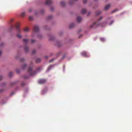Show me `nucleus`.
Wrapping results in <instances>:
<instances>
[{
    "label": "nucleus",
    "instance_id": "nucleus-1",
    "mask_svg": "<svg viewBox=\"0 0 132 132\" xmlns=\"http://www.w3.org/2000/svg\"><path fill=\"white\" fill-rule=\"evenodd\" d=\"M41 69V68L40 67L37 68V70H33L32 68L29 67L28 70V73L29 75L31 76H34L36 75V74L37 71H39Z\"/></svg>",
    "mask_w": 132,
    "mask_h": 132
},
{
    "label": "nucleus",
    "instance_id": "nucleus-2",
    "mask_svg": "<svg viewBox=\"0 0 132 132\" xmlns=\"http://www.w3.org/2000/svg\"><path fill=\"white\" fill-rule=\"evenodd\" d=\"M103 18V17H101L97 20V21L94 22L93 24L90 26V28H96L98 26L100 25L101 24H100L98 23V22L101 20Z\"/></svg>",
    "mask_w": 132,
    "mask_h": 132
},
{
    "label": "nucleus",
    "instance_id": "nucleus-3",
    "mask_svg": "<svg viewBox=\"0 0 132 132\" xmlns=\"http://www.w3.org/2000/svg\"><path fill=\"white\" fill-rule=\"evenodd\" d=\"M19 22H17L15 26H14L13 25H11V27L10 28V29H11L15 27L16 28L17 33H21V31L19 28Z\"/></svg>",
    "mask_w": 132,
    "mask_h": 132
},
{
    "label": "nucleus",
    "instance_id": "nucleus-4",
    "mask_svg": "<svg viewBox=\"0 0 132 132\" xmlns=\"http://www.w3.org/2000/svg\"><path fill=\"white\" fill-rule=\"evenodd\" d=\"M39 27L37 25L33 27V33L31 35L32 37L35 36L34 34L35 33L38 32L39 31Z\"/></svg>",
    "mask_w": 132,
    "mask_h": 132
},
{
    "label": "nucleus",
    "instance_id": "nucleus-5",
    "mask_svg": "<svg viewBox=\"0 0 132 132\" xmlns=\"http://www.w3.org/2000/svg\"><path fill=\"white\" fill-rule=\"evenodd\" d=\"M82 56L85 57H89V55L85 51L81 53Z\"/></svg>",
    "mask_w": 132,
    "mask_h": 132
},
{
    "label": "nucleus",
    "instance_id": "nucleus-6",
    "mask_svg": "<svg viewBox=\"0 0 132 132\" xmlns=\"http://www.w3.org/2000/svg\"><path fill=\"white\" fill-rule=\"evenodd\" d=\"M46 81L45 79H41L39 80L38 82L41 84H44L46 82Z\"/></svg>",
    "mask_w": 132,
    "mask_h": 132
},
{
    "label": "nucleus",
    "instance_id": "nucleus-7",
    "mask_svg": "<svg viewBox=\"0 0 132 132\" xmlns=\"http://www.w3.org/2000/svg\"><path fill=\"white\" fill-rule=\"evenodd\" d=\"M52 2L51 0H46L45 2V4L46 5H49L52 3Z\"/></svg>",
    "mask_w": 132,
    "mask_h": 132
},
{
    "label": "nucleus",
    "instance_id": "nucleus-8",
    "mask_svg": "<svg viewBox=\"0 0 132 132\" xmlns=\"http://www.w3.org/2000/svg\"><path fill=\"white\" fill-rule=\"evenodd\" d=\"M47 91V88H44L42 92V94L43 95L46 93Z\"/></svg>",
    "mask_w": 132,
    "mask_h": 132
},
{
    "label": "nucleus",
    "instance_id": "nucleus-9",
    "mask_svg": "<svg viewBox=\"0 0 132 132\" xmlns=\"http://www.w3.org/2000/svg\"><path fill=\"white\" fill-rule=\"evenodd\" d=\"M82 18L80 16H78L77 19V20L78 22L79 23L81 20Z\"/></svg>",
    "mask_w": 132,
    "mask_h": 132
},
{
    "label": "nucleus",
    "instance_id": "nucleus-10",
    "mask_svg": "<svg viewBox=\"0 0 132 132\" xmlns=\"http://www.w3.org/2000/svg\"><path fill=\"white\" fill-rule=\"evenodd\" d=\"M77 0H71L69 1V4L70 5H71L74 3V1H76Z\"/></svg>",
    "mask_w": 132,
    "mask_h": 132
},
{
    "label": "nucleus",
    "instance_id": "nucleus-11",
    "mask_svg": "<svg viewBox=\"0 0 132 132\" xmlns=\"http://www.w3.org/2000/svg\"><path fill=\"white\" fill-rule=\"evenodd\" d=\"M110 4H108L106 5L104 8V10H108L110 7Z\"/></svg>",
    "mask_w": 132,
    "mask_h": 132
},
{
    "label": "nucleus",
    "instance_id": "nucleus-12",
    "mask_svg": "<svg viewBox=\"0 0 132 132\" xmlns=\"http://www.w3.org/2000/svg\"><path fill=\"white\" fill-rule=\"evenodd\" d=\"M24 49L25 51V52L26 53H27L29 51V48L26 46L24 47Z\"/></svg>",
    "mask_w": 132,
    "mask_h": 132
},
{
    "label": "nucleus",
    "instance_id": "nucleus-13",
    "mask_svg": "<svg viewBox=\"0 0 132 132\" xmlns=\"http://www.w3.org/2000/svg\"><path fill=\"white\" fill-rule=\"evenodd\" d=\"M75 26V24L73 23H72L70 24L69 26V28L71 29L73 27Z\"/></svg>",
    "mask_w": 132,
    "mask_h": 132
},
{
    "label": "nucleus",
    "instance_id": "nucleus-14",
    "mask_svg": "<svg viewBox=\"0 0 132 132\" xmlns=\"http://www.w3.org/2000/svg\"><path fill=\"white\" fill-rule=\"evenodd\" d=\"M29 28L27 27L25 28L24 29V31L26 32H27L29 31Z\"/></svg>",
    "mask_w": 132,
    "mask_h": 132
},
{
    "label": "nucleus",
    "instance_id": "nucleus-15",
    "mask_svg": "<svg viewBox=\"0 0 132 132\" xmlns=\"http://www.w3.org/2000/svg\"><path fill=\"white\" fill-rule=\"evenodd\" d=\"M41 61V59L39 58H37L35 60V62L36 63H38Z\"/></svg>",
    "mask_w": 132,
    "mask_h": 132
},
{
    "label": "nucleus",
    "instance_id": "nucleus-16",
    "mask_svg": "<svg viewBox=\"0 0 132 132\" xmlns=\"http://www.w3.org/2000/svg\"><path fill=\"white\" fill-rule=\"evenodd\" d=\"M56 45L58 47H60L61 45V42H56Z\"/></svg>",
    "mask_w": 132,
    "mask_h": 132
},
{
    "label": "nucleus",
    "instance_id": "nucleus-17",
    "mask_svg": "<svg viewBox=\"0 0 132 132\" xmlns=\"http://www.w3.org/2000/svg\"><path fill=\"white\" fill-rule=\"evenodd\" d=\"M86 9H83L81 11V13L82 14H84L86 13Z\"/></svg>",
    "mask_w": 132,
    "mask_h": 132
},
{
    "label": "nucleus",
    "instance_id": "nucleus-18",
    "mask_svg": "<svg viewBox=\"0 0 132 132\" xmlns=\"http://www.w3.org/2000/svg\"><path fill=\"white\" fill-rule=\"evenodd\" d=\"M61 5L63 6H64L65 5V3L64 1H62L61 2Z\"/></svg>",
    "mask_w": 132,
    "mask_h": 132
},
{
    "label": "nucleus",
    "instance_id": "nucleus-19",
    "mask_svg": "<svg viewBox=\"0 0 132 132\" xmlns=\"http://www.w3.org/2000/svg\"><path fill=\"white\" fill-rule=\"evenodd\" d=\"M23 41L26 44L27 43L28 41V40L27 39H23Z\"/></svg>",
    "mask_w": 132,
    "mask_h": 132
},
{
    "label": "nucleus",
    "instance_id": "nucleus-20",
    "mask_svg": "<svg viewBox=\"0 0 132 132\" xmlns=\"http://www.w3.org/2000/svg\"><path fill=\"white\" fill-rule=\"evenodd\" d=\"M27 66V65L26 64H23L22 67V68L23 70H24L25 69L26 66Z\"/></svg>",
    "mask_w": 132,
    "mask_h": 132
},
{
    "label": "nucleus",
    "instance_id": "nucleus-21",
    "mask_svg": "<svg viewBox=\"0 0 132 132\" xmlns=\"http://www.w3.org/2000/svg\"><path fill=\"white\" fill-rule=\"evenodd\" d=\"M25 15V12H22L21 14V16L22 17H24Z\"/></svg>",
    "mask_w": 132,
    "mask_h": 132
},
{
    "label": "nucleus",
    "instance_id": "nucleus-22",
    "mask_svg": "<svg viewBox=\"0 0 132 132\" xmlns=\"http://www.w3.org/2000/svg\"><path fill=\"white\" fill-rule=\"evenodd\" d=\"M23 77L25 79H27L29 78V76H27L25 75V76H23Z\"/></svg>",
    "mask_w": 132,
    "mask_h": 132
},
{
    "label": "nucleus",
    "instance_id": "nucleus-23",
    "mask_svg": "<svg viewBox=\"0 0 132 132\" xmlns=\"http://www.w3.org/2000/svg\"><path fill=\"white\" fill-rule=\"evenodd\" d=\"M101 13V12L100 11H98L95 12L96 14V15H98L100 14Z\"/></svg>",
    "mask_w": 132,
    "mask_h": 132
},
{
    "label": "nucleus",
    "instance_id": "nucleus-24",
    "mask_svg": "<svg viewBox=\"0 0 132 132\" xmlns=\"http://www.w3.org/2000/svg\"><path fill=\"white\" fill-rule=\"evenodd\" d=\"M53 66L54 65H49L48 68V70H50L51 69V68L53 67Z\"/></svg>",
    "mask_w": 132,
    "mask_h": 132
},
{
    "label": "nucleus",
    "instance_id": "nucleus-25",
    "mask_svg": "<svg viewBox=\"0 0 132 132\" xmlns=\"http://www.w3.org/2000/svg\"><path fill=\"white\" fill-rule=\"evenodd\" d=\"M16 36L19 38H21L22 37L21 35L17 34L16 35Z\"/></svg>",
    "mask_w": 132,
    "mask_h": 132
},
{
    "label": "nucleus",
    "instance_id": "nucleus-26",
    "mask_svg": "<svg viewBox=\"0 0 132 132\" xmlns=\"http://www.w3.org/2000/svg\"><path fill=\"white\" fill-rule=\"evenodd\" d=\"M52 18V16L51 15H50L48 16L47 17V19L48 20H50Z\"/></svg>",
    "mask_w": 132,
    "mask_h": 132
},
{
    "label": "nucleus",
    "instance_id": "nucleus-27",
    "mask_svg": "<svg viewBox=\"0 0 132 132\" xmlns=\"http://www.w3.org/2000/svg\"><path fill=\"white\" fill-rule=\"evenodd\" d=\"M54 38V37L53 36H51L50 37L49 39L50 40H52Z\"/></svg>",
    "mask_w": 132,
    "mask_h": 132
},
{
    "label": "nucleus",
    "instance_id": "nucleus-28",
    "mask_svg": "<svg viewBox=\"0 0 132 132\" xmlns=\"http://www.w3.org/2000/svg\"><path fill=\"white\" fill-rule=\"evenodd\" d=\"M13 74V72H11L9 73V75L10 77H11L12 76Z\"/></svg>",
    "mask_w": 132,
    "mask_h": 132
},
{
    "label": "nucleus",
    "instance_id": "nucleus-29",
    "mask_svg": "<svg viewBox=\"0 0 132 132\" xmlns=\"http://www.w3.org/2000/svg\"><path fill=\"white\" fill-rule=\"evenodd\" d=\"M36 40H35L32 39L31 40V42L32 43H34L35 42Z\"/></svg>",
    "mask_w": 132,
    "mask_h": 132
},
{
    "label": "nucleus",
    "instance_id": "nucleus-30",
    "mask_svg": "<svg viewBox=\"0 0 132 132\" xmlns=\"http://www.w3.org/2000/svg\"><path fill=\"white\" fill-rule=\"evenodd\" d=\"M16 83V82H12L11 84V86H12L13 85H14Z\"/></svg>",
    "mask_w": 132,
    "mask_h": 132
},
{
    "label": "nucleus",
    "instance_id": "nucleus-31",
    "mask_svg": "<svg viewBox=\"0 0 132 132\" xmlns=\"http://www.w3.org/2000/svg\"><path fill=\"white\" fill-rule=\"evenodd\" d=\"M100 40L102 41H104L105 40V39L104 38H100Z\"/></svg>",
    "mask_w": 132,
    "mask_h": 132
},
{
    "label": "nucleus",
    "instance_id": "nucleus-32",
    "mask_svg": "<svg viewBox=\"0 0 132 132\" xmlns=\"http://www.w3.org/2000/svg\"><path fill=\"white\" fill-rule=\"evenodd\" d=\"M24 60V59L23 58H22L20 60V61L21 62H23Z\"/></svg>",
    "mask_w": 132,
    "mask_h": 132
},
{
    "label": "nucleus",
    "instance_id": "nucleus-33",
    "mask_svg": "<svg viewBox=\"0 0 132 132\" xmlns=\"http://www.w3.org/2000/svg\"><path fill=\"white\" fill-rule=\"evenodd\" d=\"M33 19V17L32 16H30L29 17V19L30 20H31Z\"/></svg>",
    "mask_w": 132,
    "mask_h": 132
},
{
    "label": "nucleus",
    "instance_id": "nucleus-34",
    "mask_svg": "<svg viewBox=\"0 0 132 132\" xmlns=\"http://www.w3.org/2000/svg\"><path fill=\"white\" fill-rule=\"evenodd\" d=\"M114 21L113 20L111 22H110V23L109 24V25H111L114 22Z\"/></svg>",
    "mask_w": 132,
    "mask_h": 132
},
{
    "label": "nucleus",
    "instance_id": "nucleus-35",
    "mask_svg": "<svg viewBox=\"0 0 132 132\" xmlns=\"http://www.w3.org/2000/svg\"><path fill=\"white\" fill-rule=\"evenodd\" d=\"M25 83H24V82H23L21 84V85L22 86H23L24 85H25Z\"/></svg>",
    "mask_w": 132,
    "mask_h": 132
},
{
    "label": "nucleus",
    "instance_id": "nucleus-36",
    "mask_svg": "<svg viewBox=\"0 0 132 132\" xmlns=\"http://www.w3.org/2000/svg\"><path fill=\"white\" fill-rule=\"evenodd\" d=\"M37 37L39 38H41L42 37V36L41 35H37Z\"/></svg>",
    "mask_w": 132,
    "mask_h": 132
},
{
    "label": "nucleus",
    "instance_id": "nucleus-37",
    "mask_svg": "<svg viewBox=\"0 0 132 132\" xmlns=\"http://www.w3.org/2000/svg\"><path fill=\"white\" fill-rule=\"evenodd\" d=\"M87 2V0H83V3H86Z\"/></svg>",
    "mask_w": 132,
    "mask_h": 132
},
{
    "label": "nucleus",
    "instance_id": "nucleus-38",
    "mask_svg": "<svg viewBox=\"0 0 132 132\" xmlns=\"http://www.w3.org/2000/svg\"><path fill=\"white\" fill-rule=\"evenodd\" d=\"M117 11V10H114V11H112L111 13H114L115 12H116V11Z\"/></svg>",
    "mask_w": 132,
    "mask_h": 132
},
{
    "label": "nucleus",
    "instance_id": "nucleus-39",
    "mask_svg": "<svg viewBox=\"0 0 132 132\" xmlns=\"http://www.w3.org/2000/svg\"><path fill=\"white\" fill-rule=\"evenodd\" d=\"M4 44L3 43H2L0 45V46L1 47H2L3 45H4Z\"/></svg>",
    "mask_w": 132,
    "mask_h": 132
},
{
    "label": "nucleus",
    "instance_id": "nucleus-40",
    "mask_svg": "<svg viewBox=\"0 0 132 132\" xmlns=\"http://www.w3.org/2000/svg\"><path fill=\"white\" fill-rule=\"evenodd\" d=\"M36 52V51L35 50H34L32 52V54H34Z\"/></svg>",
    "mask_w": 132,
    "mask_h": 132
},
{
    "label": "nucleus",
    "instance_id": "nucleus-41",
    "mask_svg": "<svg viewBox=\"0 0 132 132\" xmlns=\"http://www.w3.org/2000/svg\"><path fill=\"white\" fill-rule=\"evenodd\" d=\"M54 60V59H51V60L49 62H51L52 61H53Z\"/></svg>",
    "mask_w": 132,
    "mask_h": 132
},
{
    "label": "nucleus",
    "instance_id": "nucleus-42",
    "mask_svg": "<svg viewBox=\"0 0 132 132\" xmlns=\"http://www.w3.org/2000/svg\"><path fill=\"white\" fill-rule=\"evenodd\" d=\"M13 21V19H11V20L10 21V23H11V22H12Z\"/></svg>",
    "mask_w": 132,
    "mask_h": 132
},
{
    "label": "nucleus",
    "instance_id": "nucleus-43",
    "mask_svg": "<svg viewBox=\"0 0 132 132\" xmlns=\"http://www.w3.org/2000/svg\"><path fill=\"white\" fill-rule=\"evenodd\" d=\"M2 77L1 76H0V81L2 79Z\"/></svg>",
    "mask_w": 132,
    "mask_h": 132
},
{
    "label": "nucleus",
    "instance_id": "nucleus-44",
    "mask_svg": "<svg viewBox=\"0 0 132 132\" xmlns=\"http://www.w3.org/2000/svg\"><path fill=\"white\" fill-rule=\"evenodd\" d=\"M32 11V9H31L29 10V12H31Z\"/></svg>",
    "mask_w": 132,
    "mask_h": 132
},
{
    "label": "nucleus",
    "instance_id": "nucleus-45",
    "mask_svg": "<svg viewBox=\"0 0 132 132\" xmlns=\"http://www.w3.org/2000/svg\"><path fill=\"white\" fill-rule=\"evenodd\" d=\"M3 91H4V90L3 89H1L0 90V92H2Z\"/></svg>",
    "mask_w": 132,
    "mask_h": 132
},
{
    "label": "nucleus",
    "instance_id": "nucleus-46",
    "mask_svg": "<svg viewBox=\"0 0 132 132\" xmlns=\"http://www.w3.org/2000/svg\"><path fill=\"white\" fill-rule=\"evenodd\" d=\"M16 71L18 73H19L20 72L19 71H18L17 69H16Z\"/></svg>",
    "mask_w": 132,
    "mask_h": 132
},
{
    "label": "nucleus",
    "instance_id": "nucleus-47",
    "mask_svg": "<svg viewBox=\"0 0 132 132\" xmlns=\"http://www.w3.org/2000/svg\"><path fill=\"white\" fill-rule=\"evenodd\" d=\"M45 58L46 59H47V58H48V57L47 56H45Z\"/></svg>",
    "mask_w": 132,
    "mask_h": 132
},
{
    "label": "nucleus",
    "instance_id": "nucleus-48",
    "mask_svg": "<svg viewBox=\"0 0 132 132\" xmlns=\"http://www.w3.org/2000/svg\"><path fill=\"white\" fill-rule=\"evenodd\" d=\"M90 14V12H89L88 13V15H89Z\"/></svg>",
    "mask_w": 132,
    "mask_h": 132
},
{
    "label": "nucleus",
    "instance_id": "nucleus-49",
    "mask_svg": "<svg viewBox=\"0 0 132 132\" xmlns=\"http://www.w3.org/2000/svg\"><path fill=\"white\" fill-rule=\"evenodd\" d=\"M112 18V17L111 16V17H108V19H110V18Z\"/></svg>",
    "mask_w": 132,
    "mask_h": 132
},
{
    "label": "nucleus",
    "instance_id": "nucleus-50",
    "mask_svg": "<svg viewBox=\"0 0 132 132\" xmlns=\"http://www.w3.org/2000/svg\"><path fill=\"white\" fill-rule=\"evenodd\" d=\"M82 36V35H80V36H79V38H80L81 36Z\"/></svg>",
    "mask_w": 132,
    "mask_h": 132
},
{
    "label": "nucleus",
    "instance_id": "nucleus-51",
    "mask_svg": "<svg viewBox=\"0 0 132 132\" xmlns=\"http://www.w3.org/2000/svg\"><path fill=\"white\" fill-rule=\"evenodd\" d=\"M14 94V93H12L11 94L12 95H13Z\"/></svg>",
    "mask_w": 132,
    "mask_h": 132
},
{
    "label": "nucleus",
    "instance_id": "nucleus-52",
    "mask_svg": "<svg viewBox=\"0 0 132 132\" xmlns=\"http://www.w3.org/2000/svg\"><path fill=\"white\" fill-rule=\"evenodd\" d=\"M43 12H44V11H43V10H42V13H43Z\"/></svg>",
    "mask_w": 132,
    "mask_h": 132
},
{
    "label": "nucleus",
    "instance_id": "nucleus-53",
    "mask_svg": "<svg viewBox=\"0 0 132 132\" xmlns=\"http://www.w3.org/2000/svg\"><path fill=\"white\" fill-rule=\"evenodd\" d=\"M95 1H96L97 0H94Z\"/></svg>",
    "mask_w": 132,
    "mask_h": 132
}]
</instances>
